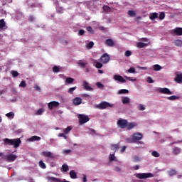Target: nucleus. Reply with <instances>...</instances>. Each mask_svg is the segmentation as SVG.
Instances as JSON below:
<instances>
[{
  "label": "nucleus",
  "instance_id": "473e14b6",
  "mask_svg": "<svg viewBox=\"0 0 182 182\" xmlns=\"http://www.w3.org/2000/svg\"><path fill=\"white\" fill-rule=\"evenodd\" d=\"M23 16V14H22V13H21V12H17L16 14V18L17 21H21V19L22 18Z\"/></svg>",
  "mask_w": 182,
  "mask_h": 182
},
{
  "label": "nucleus",
  "instance_id": "412c9836",
  "mask_svg": "<svg viewBox=\"0 0 182 182\" xmlns=\"http://www.w3.org/2000/svg\"><path fill=\"white\" fill-rule=\"evenodd\" d=\"M84 60H80L77 62L78 66H80V68H86V65H87V61H83Z\"/></svg>",
  "mask_w": 182,
  "mask_h": 182
},
{
  "label": "nucleus",
  "instance_id": "423d86ee",
  "mask_svg": "<svg viewBox=\"0 0 182 182\" xmlns=\"http://www.w3.org/2000/svg\"><path fill=\"white\" fill-rule=\"evenodd\" d=\"M127 123L128 122L127 119H119L117 121V124L120 129H126L127 127Z\"/></svg>",
  "mask_w": 182,
  "mask_h": 182
},
{
  "label": "nucleus",
  "instance_id": "4be33fe9",
  "mask_svg": "<svg viewBox=\"0 0 182 182\" xmlns=\"http://www.w3.org/2000/svg\"><path fill=\"white\" fill-rule=\"evenodd\" d=\"M167 173L170 177H173V176H177V171L176 169H170L167 171Z\"/></svg>",
  "mask_w": 182,
  "mask_h": 182
},
{
  "label": "nucleus",
  "instance_id": "f704fd0d",
  "mask_svg": "<svg viewBox=\"0 0 182 182\" xmlns=\"http://www.w3.org/2000/svg\"><path fill=\"white\" fill-rule=\"evenodd\" d=\"M174 43L176 46L181 47L182 46V41L181 40H175Z\"/></svg>",
  "mask_w": 182,
  "mask_h": 182
},
{
  "label": "nucleus",
  "instance_id": "49530a36",
  "mask_svg": "<svg viewBox=\"0 0 182 182\" xmlns=\"http://www.w3.org/2000/svg\"><path fill=\"white\" fill-rule=\"evenodd\" d=\"M102 9H104V11L105 12H110V11H112V9H110V7H109V6H104L102 7Z\"/></svg>",
  "mask_w": 182,
  "mask_h": 182
},
{
  "label": "nucleus",
  "instance_id": "aec40b11",
  "mask_svg": "<svg viewBox=\"0 0 182 182\" xmlns=\"http://www.w3.org/2000/svg\"><path fill=\"white\" fill-rule=\"evenodd\" d=\"M159 18V14L158 13H151L149 14V19L151 21H154V19H157Z\"/></svg>",
  "mask_w": 182,
  "mask_h": 182
},
{
  "label": "nucleus",
  "instance_id": "9d476101",
  "mask_svg": "<svg viewBox=\"0 0 182 182\" xmlns=\"http://www.w3.org/2000/svg\"><path fill=\"white\" fill-rule=\"evenodd\" d=\"M59 106V102L56 101H52L48 104V109L52 110L53 107H58Z\"/></svg>",
  "mask_w": 182,
  "mask_h": 182
},
{
  "label": "nucleus",
  "instance_id": "f257e3e1",
  "mask_svg": "<svg viewBox=\"0 0 182 182\" xmlns=\"http://www.w3.org/2000/svg\"><path fill=\"white\" fill-rule=\"evenodd\" d=\"M97 109H100V110H105V109H108V107H113V104H110L106 101H102L100 104L95 106Z\"/></svg>",
  "mask_w": 182,
  "mask_h": 182
},
{
  "label": "nucleus",
  "instance_id": "5701e85b",
  "mask_svg": "<svg viewBox=\"0 0 182 182\" xmlns=\"http://www.w3.org/2000/svg\"><path fill=\"white\" fill-rule=\"evenodd\" d=\"M41 139V136H33L31 138L28 139V141H39Z\"/></svg>",
  "mask_w": 182,
  "mask_h": 182
},
{
  "label": "nucleus",
  "instance_id": "58836bf2",
  "mask_svg": "<svg viewBox=\"0 0 182 182\" xmlns=\"http://www.w3.org/2000/svg\"><path fill=\"white\" fill-rule=\"evenodd\" d=\"M128 15H129L131 16V18H134V16H136V11H134L133 10H129Z\"/></svg>",
  "mask_w": 182,
  "mask_h": 182
},
{
  "label": "nucleus",
  "instance_id": "052dcab7",
  "mask_svg": "<svg viewBox=\"0 0 182 182\" xmlns=\"http://www.w3.org/2000/svg\"><path fill=\"white\" fill-rule=\"evenodd\" d=\"M124 55L127 56V58H129V56H132V51L130 50L125 51Z\"/></svg>",
  "mask_w": 182,
  "mask_h": 182
},
{
  "label": "nucleus",
  "instance_id": "ea45409f",
  "mask_svg": "<svg viewBox=\"0 0 182 182\" xmlns=\"http://www.w3.org/2000/svg\"><path fill=\"white\" fill-rule=\"evenodd\" d=\"M165 18H166V14H164V12H161L159 16V19L160 21H163V19H164Z\"/></svg>",
  "mask_w": 182,
  "mask_h": 182
},
{
  "label": "nucleus",
  "instance_id": "a878e982",
  "mask_svg": "<svg viewBox=\"0 0 182 182\" xmlns=\"http://www.w3.org/2000/svg\"><path fill=\"white\" fill-rule=\"evenodd\" d=\"M122 102L123 105H129L130 103V98L129 97H124L122 98Z\"/></svg>",
  "mask_w": 182,
  "mask_h": 182
},
{
  "label": "nucleus",
  "instance_id": "a19ab883",
  "mask_svg": "<svg viewBox=\"0 0 182 182\" xmlns=\"http://www.w3.org/2000/svg\"><path fill=\"white\" fill-rule=\"evenodd\" d=\"M140 157H139V156H134L133 159H132V161L133 163H139V161H140Z\"/></svg>",
  "mask_w": 182,
  "mask_h": 182
},
{
  "label": "nucleus",
  "instance_id": "338daca9",
  "mask_svg": "<svg viewBox=\"0 0 182 182\" xmlns=\"http://www.w3.org/2000/svg\"><path fill=\"white\" fill-rule=\"evenodd\" d=\"M58 137H63L65 140L68 139V136H66L63 133L58 134Z\"/></svg>",
  "mask_w": 182,
  "mask_h": 182
},
{
  "label": "nucleus",
  "instance_id": "774afa93",
  "mask_svg": "<svg viewBox=\"0 0 182 182\" xmlns=\"http://www.w3.org/2000/svg\"><path fill=\"white\" fill-rule=\"evenodd\" d=\"M82 182H87V176H86V174H82Z\"/></svg>",
  "mask_w": 182,
  "mask_h": 182
},
{
  "label": "nucleus",
  "instance_id": "a18cd8bd",
  "mask_svg": "<svg viewBox=\"0 0 182 182\" xmlns=\"http://www.w3.org/2000/svg\"><path fill=\"white\" fill-rule=\"evenodd\" d=\"M95 68H97V69H102V68H103V64L100 62H97L95 65Z\"/></svg>",
  "mask_w": 182,
  "mask_h": 182
},
{
  "label": "nucleus",
  "instance_id": "4468645a",
  "mask_svg": "<svg viewBox=\"0 0 182 182\" xmlns=\"http://www.w3.org/2000/svg\"><path fill=\"white\" fill-rule=\"evenodd\" d=\"M83 88L85 89V90H88L89 92H92V90H93V88H92V87L89 85V82L86 81L83 82Z\"/></svg>",
  "mask_w": 182,
  "mask_h": 182
},
{
  "label": "nucleus",
  "instance_id": "f3484780",
  "mask_svg": "<svg viewBox=\"0 0 182 182\" xmlns=\"http://www.w3.org/2000/svg\"><path fill=\"white\" fill-rule=\"evenodd\" d=\"M136 126H137V124H136L135 122H127L126 129L128 130H132V129H134Z\"/></svg>",
  "mask_w": 182,
  "mask_h": 182
},
{
  "label": "nucleus",
  "instance_id": "bf43d9fd",
  "mask_svg": "<svg viewBox=\"0 0 182 182\" xmlns=\"http://www.w3.org/2000/svg\"><path fill=\"white\" fill-rule=\"evenodd\" d=\"M129 73H136V69L133 67L128 70Z\"/></svg>",
  "mask_w": 182,
  "mask_h": 182
},
{
  "label": "nucleus",
  "instance_id": "cd10ccee",
  "mask_svg": "<svg viewBox=\"0 0 182 182\" xmlns=\"http://www.w3.org/2000/svg\"><path fill=\"white\" fill-rule=\"evenodd\" d=\"M43 155H44L45 157H49L50 159L53 158V154L50 151H43Z\"/></svg>",
  "mask_w": 182,
  "mask_h": 182
},
{
  "label": "nucleus",
  "instance_id": "0eeeda50",
  "mask_svg": "<svg viewBox=\"0 0 182 182\" xmlns=\"http://www.w3.org/2000/svg\"><path fill=\"white\" fill-rule=\"evenodd\" d=\"M143 139V134L140 132L134 133L132 136L133 141H138L139 140H141Z\"/></svg>",
  "mask_w": 182,
  "mask_h": 182
},
{
  "label": "nucleus",
  "instance_id": "2f4dec72",
  "mask_svg": "<svg viewBox=\"0 0 182 182\" xmlns=\"http://www.w3.org/2000/svg\"><path fill=\"white\" fill-rule=\"evenodd\" d=\"M73 82H75V79L68 77L65 79V83H68L69 85L73 83Z\"/></svg>",
  "mask_w": 182,
  "mask_h": 182
},
{
  "label": "nucleus",
  "instance_id": "a211bd4d",
  "mask_svg": "<svg viewBox=\"0 0 182 182\" xmlns=\"http://www.w3.org/2000/svg\"><path fill=\"white\" fill-rule=\"evenodd\" d=\"M8 28L6 26V23L5 22V20L1 19L0 20V31H2L3 29H6Z\"/></svg>",
  "mask_w": 182,
  "mask_h": 182
},
{
  "label": "nucleus",
  "instance_id": "09e8293b",
  "mask_svg": "<svg viewBox=\"0 0 182 182\" xmlns=\"http://www.w3.org/2000/svg\"><path fill=\"white\" fill-rule=\"evenodd\" d=\"M96 86L97 87H98V89H103L105 87V85H103L102 82H99L96 83Z\"/></svg>",
  "mask_w": 182,
  "mask_h": 182
},
{
  "label": "nucleus",
  "instance_id": "7c9ffc66",
  "mask_svg": "<svg viewBox=\"0 0 182 182\" xmlns=\"http://www.w3.org/2000/svg\"><path fill=\"white\" fill-rule=\"evenodd\" d=\"M6 116L8 119H14V117H15V113H14V112H10L6 114Z\"/></svg>",
  "mask_w": 182,
  "mask_h": 182
},
{
  "label": "nucleus",
  "instance_id": "8fccbe9b",
  "mask_svg": "<svg viewBox=\"0 0 182 182\" xmlns=\"http://www.w3.org/2000/svg\"><path fill=\"white\" fill-rule=\"evenodd\" d=\"M75 90H76V87H70L68 90V93H70V95H73V92H75Z\"/></svg>",
  "mask_w": 182,
  "mask_h": 182
},
{
  "label": "nucleus",
  "instance_id": "bb28decb",
  "mask_svg": "<svg viewBox=\"0 0 182 182\" xmlns=\"http://www.w3.org/2000/svg\"><path fill=\"white\" fill-rule=\"evenodd\" d=\"M70 178H73V179L77 178V173H76L75 170H71L70 171Z\"/></svg>",
  "mask_w": 182,
  "mask_h": 182
},
{
  "label": "nucleus",
  "instance_id": "72a5a7b5",
  "mask_svg": "<svg viewBox=\"0 0 182 182\" xmlns=\"http://www.w3.org/2000/svg\"><path fill=\"white\" fill-rule=\"evenodd\" d=\"M119 95H126L129 93V90L122 89L118 91Z\"/></svg>",
  "mask_w": 182,
  "mask_h": 182
},
{
  "label": "nucleus",
  "instance_id": "6e6552de",
  "mask_svg": "<svg viewBox=\"0 0 182 182\" xmlns=\"http://www.w3.org/2000/svg\"><path fill=\"white\" fill-rule=\"evenodd\" d=\"M100 60L102 63H108L109 60H110V56L107 53H104L100 57Z\"/></svg>",
  "mask_w": 182,
  "mask_h": 182
},
{
  "label": "nucleus",
  "instance_id": "f03ea898",
  "mask_svg": "<svg viewBox=\"0 0 182 182\" xmlns=\"http://www.w3.org/2000/svg\"><path fill=\"white\" fill-rule=\"evenodd\" d=\"M77 119L79 120L80 124L82 126V124H85V123H87L89 120H90V118L87 115H85L83 114H79L77 115Z\"/></svg>",
  "mask_w": 182,
  "mask_h": 182
},
{
  "label": "nucleus",
  "instance_id": "3c124183",
  "mask_svg": "<svg viewBox=\"0 0 182 182\" xmlns=\"http://www.w3.org/2000/svg\"><path fill=\"white\" fill-rule=\"evenodd\" d=\"M87 32H90V33H95V31H93V28H92V26H88L86 28Z\"/></svg>",
  "mask_w": 182,
  "mask_h": 182
},
{
  "label": "nucleus",
  "instance_id": "5fc2aeb1",
  "mask_svg": "<svg viewBox=\"0 0 182 182\" xmlns=\"http://www.w3.org/2000/svg\"><path fill=\"white\" fill-rule=\"evenodd\" d=\"M109 161H114L116 157L114 156V154H110L109 156Z\"/></svg>",
  "mask_w": 182,
  "mask_h": 182
},
{
  "label": "nucleus",
  "instance_id": "c03bdc74",
  "mask_svg": "<svg viewBox=\"0 0 182 182\" xmlns=\"http://www.w3.org/2000/svg\"><path fill=\"white\" fill-rule=\"evenodd\" d=\"M38 164L41 168H46V164H44L43 161H40Z\"/></svg>",
  "mask_w": 182,
  "mask_h": 182
},
{
  "label": "nucleus",
  "instance_id": "864d4df0",
  "mask_svg": "<svg viewBox=\"0 0 182 182\" xmlns=\"http://www.w3.org/2000/svg\"><path fill=\"white\" fill-rule=\"evenodd\" d=\"M70 130H72V127H68L67 128H65L64 129V133L65 134H68L69 133V132H70Z\"/></svg>",
  "mask_w": 182,
  "mask_h": 182
},
{
  "label": "nucleus",
  "instance_id": "b1692460",
  "mask_svg": "<svg viewBox=\"0 0 182 182\" xmlns=\"http://www.w3.org/2000/svg\"><path fill=\"white\" fill-rule=\"evenodd\" d=\"M172 153L175 156H177V155L180 154V153H181V149H180L178 147H174L172 151Z\"/></svg>",
  "mask_w": 182,
  "mask_h": 182
},
{
  "label": "nucleus",
  "instance_id": "6e6d98bb",
  "mask_svg": "<svg viewBox=\"0 0 182 182\" xmlns=\"http://www.w3.org/2000/svg\"><path fill=\"white\" fill-rule=\"evenodd\" d=\"M62 170L64 171H68L69 170V166H68L66 164H63L62 166Z\"/></svg>",
  "mask_w": 182,
  "mask_h": 182
},
{
  "label": "nucleus",
  "instance_id": "e2e57ef3",
  "mask_svg": "<svg viewBox=\"0 0 182 182\" xmlns=\"http://www.w3.org/2000/svg\"><path fill=\"white\" fill-rule=\"evenodd\" d=\"M63 154H69V153H72V150L70 149H65L63 151Z\"/></svg>",
  "mask_w": 182,
  "mask_h": 182
},
{
  "label": "nucleus",
  "instance_id": "7ed1b4c3",
  "mask_svg": "<svg viewBox=\"0 0 182 182\" xmlns=\"http://www.w3.org/2000/svg\"><path fill=\"white\" fill-rule=\"evenodd\" d=\"M135 177H136V178H139L140 180H143L144 178L154 177V175L151 173H136Z\"/></svg>",
  "mask_w": 182,
  "mask_h": 182
},
{
  "label": "nucleus",
  "instance_id": "0e129e2a",
  "mask_svg": "<svg viewBox=\"0 0 182 182\" xmlns=\"http://www.w3.org/2000/svg\"><path fill=\"white\" fill-rule=\"evenodd\" d=\"M147 82L148 83H154V80H153V78H151V77H147Z\"/></svg>",
  "mask_w": 182,
  "mask_h": 182
},
{
  "label": "nucleus",
  "instance_id": "393cba45",
  "mask_svg": "<svg viewBox=\"0 0 182 182\" xmlns=\"http://www.w3.org/2000/svg\"><path fill=\"white\" fill-rule=\"evenodd\" d=\"M111 150H118L119 149H120V144H111Z\"/></svg>",
  "mask_w": 182,
  "mask_h": 182
},
{
  "label": "nucleus",
  "instance_id": "e433bc0d",
  "mask_svg": "<svg viewBox=\"0 0 182 182\" xmlns=\"http://www.w3.org/2000/svg\"><path fill=\"white\" fill-rule=\"evenodd\" d=\"M47 179L48 180V181H55V182H58L59 181V178H55V177H51V176H49L47 178Z\"/></svg>",
  "mask_w": 182,
  "mask_h": 182
},
{
  "label": "nucleus",
  "instance_id": "c9c22d12",
  "mask_svg": "<svg viewBox=\"0 0 182 182\" xmlns=\"http://www.w3.org/2000/svg\"><path fill=\"white\" fill-rule=\"evenodd\" d=\"M180 99V97L176 96V95H172L171 97H168L167 100H177Z\"/></svg>",
  "mask_w": 182,
  "mask_h": 182
},
{
  "label": "nucleus",
  "instance_id": "680f3d73",
  "mask_svg": "<svg viewBox=\"0 0 182 182\" xmlns=\"http://www.w3.org/2000/svg\"><path fill=\"white\" fill-rule=\"evenodd\" d=\"M43 112H44L43 109L41 108L37 111L36 114H38V116H41Z\"/></svg>",
  "mask_w": 182,
  "mask_h": 182
},
{
  "label": "nucleus",
  "instance_id": "4c0bfd02",
  "mask_svg": "<svg viewBox=\"0 0 182 182\" xmlns=\"http://www.w3.org/2000/svg\"><path fill=\"white\" fill-rule=\"evenodd\" d=\"M11 74L12 75L13 77H18L19 76V73L16 70H11Z\"/></svg>",
  "mask_w": 182,
  "mask_h": 182
},
{
  "label": "nucleus",
  "instance_id": "37998d69",
  "mask_svg": "<svg viewBox=\"0 0 182 182\" xmlns=\"http://www.w3.org/2000/svg\"><path fill=\"white\" fill-rule=\"evenodd\" d=\"M57 14H63V8L60 6H57L56 8Z\"/></svg>",
  "mask_w": 182,
  "mask_h": 182
},
{
  "label": "nucleus",
  "instance_id": "f8f14e48",
  "mask_svg": "<svg viewBox=\"0 0 182 182\" xmlns=\"http://www.w3.org/2000/svg\"><path fill=\"white\" fill-rule=\"evenodd\" d=\"M73 103L75 106H79V105H82V98L79 97L74 98Z\"/></svg>",
  "mask_w": 182,
  "mask_h": 182
},
{
  "label": "nucleus",
  "instance_id": "13d9d810",
  "mask_svg": "<svg viewBox=\"0 0 182 182\" xmlns=\"http://www.w3.org/2000/svg\"><path fill=\"white\" fill-rule=\"evenodd\" d=\"M19 87H26V82L21 81L19 84Z\"/></svg>",
  "mask_w": 182,
  "mask_h": 182
},
{
  "label": "nucleus",
  "instance_id": "69168bd1",
  "mask_svg": "<svg viewBox=\"0 0 182 182\" xmlns=\"http://www.w3.org/2000/svg\"><path fill=\"white\" fill-rule=\"evenodd\" d=\"M78 34H79L80 36H83V35H85V30H83V29L79 30Z\"/></svg>",
  "mask_w": 182,
  "mask_h": 182
},
{
  "label": "nucleus",
  "instance_id": "20e7f679",
  "mask_svg": "<svg viewBox=\"0 0 182 182\" xmlns=\"http://www.w3.org/2000/svg\"><path fill=\"white\" fill-rule=\"evenodd\" d=\"M16 159H18V156L12 154L3 157L4 161H6L7 163H12V161H15Z\"/></svg>",
  "mask_w": 182,
  "mask_h": 182
},
{
  "label": "nucleus",
  "instance_id": "de8ad7c7",
  "mask_svg": "<svg viewBox=\"0 0 182 182\" xmlns=\"http://www.w3.org/2000/svg\"><path fill=\"white\" fill-rule=\"evenodd\" d=\"M28 22H34L35 21V16L33 15H30L28 18Z\"/></svg>",
  "mask_w": 182,
  "mask_h": 182
},
{
  "label": "nucleus",
  "instance_id": "c756f323",
  "mask_svg": "<svg viewBox=\"0 0 182 182\" xmlns=\"http://www.w3.org/2000/svg\"><path fill=\"white\" fill-rule=\"evenodd\" d=\"M153 69L155 72H159V70H161V66L159 64H156L153 65Z\"/></svg>",
  "mask_w": 182,
  "mask_h": 182
},
{
  "label": "nucleus",
  "instance_id": "39448f33",
  "mask_svg": "<svg viewBox=\"0 0 182 182\" xmlns=\"http://www.w3.org/2000/svg\"><path fill=\"white\" fill-rule=\"evenodd\" d=\"M156 92L161 93V95H173V92L170 90V89L167 87H159L156 89Z\"/></svg>",
  "mask_w": 182,
  "mask_h": 182
},
{
  "label": "nucleus",
  "instance_id": "79ce46f5",
  "mask_svg": "<svg viewBox=\"0 0 182 182\" xmlns=\"http://www.w3.org/2000/svg\"><path fill=\"white\" fill-rule=\"evenodd\" d=\"M151 156H153V157H160V153L157 152V151H153Z\"/></svg>",
  "mask_w": 182,
  "mask_h": 182
},
{
  "label": "nucleus",
  "instance_id": "1a4fd4ad",
  "mask_svg": "<svg viewBox=\"0 0 182 182\" xmlns=\"http://www.w3.org/2000/svg\"><path fill=\"white\" fill-rule=\"evenodd\" d=\"M21 143H22V141H21V139H13L11 142V146H14L15 149H18V147L21 146Z\"/></svg>",
  "mask_w": 182,
  "mask_h": 182
},
{
  "label": "nucleus",
  "instance_id": "c85d7f7f",
  "mask_svg": "<svg viewBox=\"0 0 182 182\" xmlns=\"http://www.w3.org/2000/svg\"><path fill=\"white\" fill-rule=\"evenodd\" d=\"M12 140L13 139L6 138L3 141L7 146H12Z\"/></svg>",
  "mask_w": 182,
  "mask_h": 182
},
{
  "label": "nucleus",
  "instance_id": "2eb2a0df",
  "mask_svg": "<svg viewBox=\"0 0 182 182\" xmlns=\"http://www.w3.org/2000/svg\"><path fill=\"white\" fill-rule=\"evenodd\" d=\"M105 45H107L109 48H113L114 46V41L112 38H108L105 40Z\"/></svg>",
  "mask_w": 182,
  "mask_h": 182
},
{
  "label": "nucleus",
  "instance_id": "ddd939ff",
  "mask_svg": "<svg viewBox=\"0 0 182 182\" xmlns=\"http://www.w3.org/2000/svg\"><path fill=\"white\" fill-rule=\"evenodd\" d=\"M175 82H176V83H179L181 84L182 83V73L180 74H176V77L174 78Z\"/></svg>",
  "mask_w": 182,
  "mask_h": 182
},
{
  "label": "nucleus",
  "instance_id": "dca6fc26",
  "mask_svg": "<svg viewBox=\"0 0 182 182\" xmlns=\"http://www.w3.org/2000/svg\"><path fill=\"white\" fill-rule=\"evenodd\" d=\"M173 33H175V35H176L177 36H181L182 35V28L181 27H177L173 30Z\"/></svg>",
  "mask_w": 182,
  "mask_h": 182
},
{
  "label": "nucleus",
  "instance_id": "4d7b16f0",
  "mask_svg": "<svg viewBox=\"0 0 182 182\" xmlns=\"http://www.w3.org/2000/svg\"><path fill=\"white\" fill-rule=\"evenodd\" d=\"M95 45V43H93V41H90V43H88L87 44V48L88 49H92V48H93V46Z\"/></svg>",
  "mask_w": 182,
  "mask_h": 182
},
{
  "label": "nucleus",
  "instance_id": "6ab92c4d",
  "mask_svg": "<svg viewBox=\"0 0 182 182\" xmlns=\"http://www.w3.org/2000/svg\"><path fill=\"white\" fill-rule=\"evenodd\" d=\"M149 46V44L147 43H144L143 42H138L136 43V47L139 48V49H141L142 48H147V46Z\"/></svg>",
  "mask_w": 182,
  "mask_h": 182
},
{
  "label": "nucleus",
  "instance_id": "603ef678",
  "mask_svg": "<svg viewBox=\"0 0 182 182\" xmlns=\"http://www.w3.org/2000/svg\"><path fill=\"white\" fill-rule=\"evenodd\" d=\"M59 71H60L59 67L56 65L53 67V72H54V73H58Z\"/></svg>",
  "mask_w": 182,
  "mask_h": 182
},
{
  "label": "nucleus",
  "instance_id": "9b49d317",
  "mask_svg": "<svg viewBox=\"0 0 182 182\" xmlns=\"http://www.w3.org/2000/svg\"><path fill=\"white\" fill-rule=\"evenodd\" d=\"M114 80H117V82H120L121 83H126V80L123 78L122 75H114Z\"/></svg>",
  "mask_w": 182,
  "mask_h": 182
}]
</instances>
